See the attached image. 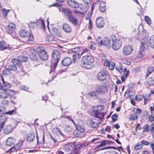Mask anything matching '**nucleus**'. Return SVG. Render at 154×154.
Here are the masks:
<instances>
[{"label": "nucleus", "mask_w": 154, "mask_h": 154, "mask_svg": "<svg viewBox=\"0 0 154 154\" xmlns=\"http://www.w3.org/2000/svg\"><path fill=\"white\" fill-rule=\"evenodd\" d=\"M94 59L92 57L85 56L82 57L81 60L82 66L87 69H91L94 66Z\"/></svg>", "instance_id": "f257e3e1"}, {"label": "nucleus", "mask_w": 154, "mask_h": 154, "mask_svg": "<svg viewBox=\"0 0 154 154\" xmlns=\"http://www.w3.org/2000/svg\"><path fill=\"white\" fill-rule=\"evenodd\" d=\"M52 58L55 60V61L53 63L51 64V66H52L51 67H53L52 68H51L50 73L54 70L55 67L57 65V63L60 60V51L57 50H54L52 53Z\"/></svg>", "instance_id": "f03ea898"}, {"label": "nucleus", "mask_w": 154, "mask_h": 154, "mask_svg": "<svg viewBox=\"0 0 154 154\" xmlns=\"http://www.w3.org/2000/svg\"><path fill=\"white\" fill-rule=\"evenodd\" d=\"M154 48V35L151 36L149 39L148 38H145L142 42L141 47L142 46L146 48L149 46Z\"/></svg>", "instance_id": "7ed1b4c3"}, {"label": "nucleus", "mask_w": 154, "mask_h": 154, "mask_svg": "<svg viewBox=\"0 0 154 154\" xmlns=\"http://www.w3.org/2000/svg\"><path fill=\"white\" fill-rule=\"evenodd\" d=\"M19 34L20 36L22 38H26V41L29 44H30L29 42L32 41L34 39L33 35L25 30H20Z\"/></svg>", "instance_id": "20e7f679"}, {"label": "nucleus", "mask_w": 154, "mask_h": 154, "mask_svg": "<svg viewBox=\"0 0 154 154\" xmlns=\"http://www.w3.org/2000/svg\"><path fill=\"white\" fill-rule=\"evenodd\" d=\"M79 50V48L76 47L69 49L68 51V54H72V56L74 62L76 61L77 60H78L82 56L81 54H80L78 52Z\"/></svg>", "instance_id": "39448f33"}, {"label": "nucleus", "mask_w": 154, "mask_h": 154, "mask_svg": "<svg viewBox=\"0 0 154 154\" xmlns=\"http://www.w3.org/2000/svg\"><path fill=\"white\" fill-rule=\"evenodd\" d=\"M36 51L38 52V55L40 58L42 60H46L48 59V55L45 50L42 47L38 46L36 48Z\"/></svg>", "instance_id": "423d86ee"}, {"label": "nucleus", "mask_w": 154, "mask_h": 154, "mask_svg": "<svg viewBox=\"0 0 154 154\" xmlns=\"http://www.w3.org/2000/svg\"><path fill=\"white\" fill-rule=\"evenodd\" d=\"M113 42L112 45V47L113 49L115 50H117L119 49L122 46V42L120 39L117 38L113 40V38L112 39Z\"/></svg>", "instance_id": "0eeeda50"}, {"label": "nucleus", "mask_w": 154, "mask_h": 154, "mask_svg": "<svg viewBox=\"0 0 154 154\" xmlns=\"http://www.w3.org/2000/svg\"><path fill=\"white\" fill-rule=\"evenodd\" d=\"M95 89L97 92L101 94H104L108 90V88L103 85H98L95 87Z\"/></svg>", "instance_id": "6e6552de"}, {"label": "nucleus", "mask_w": 154, "mask_h": 154, "mask_svg": "<svg viewBox=\"0 0 154 154\" xmlns=\"http://www.w3.org/2000/svg\"><path fill=\"white\" fill-rule=\"evenodd\" d=\"M16 25L13 23H10L6 27V32L8 34H11L14 31Z\"/></svg>", "instance_id": "1a4fd4ad"}, {"label": "nucleus", "mask_w": 154, "mask_h": 154, "mask_svg": "<svg viewBox=\"0 0 154 154\" xmlns=\"http://www.w3.org/2000/svg\"><path fill=\"white\" fill-rule=\"evenodd\" d=\"M133 50V47L130 45H128L123 48L122 52L124 55H127L131 54Z\"/></svg>", "instance_id": "9d476101"}, {"label": "nucleus", "mask_w": 154, "mask_h": 154, "mask_svg": "<svg viewBox=\"0 0 154 154\" xmlns=\"http://www.w3.org/2000/svg\"><path fill=\"white\" fill-rule=\"evenodd\" d=\"M98 43L101 45H103L108 48L111 47L110 40L107 38L105 37L103 40H100V42L98 40Z\"/></svg>", "instance_id": "9b49d317"}, {"label": "nucleus", "mask_w": 154, "mask_h": 154, "mask_svg": "<svg viewBox=\"0 0 154 154\" xmlns=\"http://www.w3.org/2000/svg\"><path fill=\"white\" fill-rule=\"evenodd\" d=\"M93 114L94 117L97 118L98 122L102 121L104 119V116L105 114V112H100L97 111L93 112Z\"/></svg>", "instance_id": "f8f14e48"}, {"label": "nucleus", "mask_w": 154, "mask_h": 154, "mask_svg": "<svg viewBox=\"0 0 154 154\" xmlns=\"http://www.w3.org/2000/svg\"><path fill=\"white\" fill-rule=\"evenodd\" d=\"M16 142V140L13 137H9L5 142V145L7 146H11L14 145Z\"/></svg>", "instance_id": "ddd939ff"}, {"label": "nucleus", "mask_w": 154, "mask_h": 154, "mask_svg": "<svg viewBox=\"0 0 154 154\" xmlns=\"http://www.w3.org/2000/svg\"><path fill=\"white\" fill-rule=\"evenodd\" d=\"M96 24L97 27L101 28L104 25V22L103 18L101 17H99L96 20Z\"/></svg>", "instance_id": "4468645a"}, {"label": "nucleus", "mask_w": 154, "mask_h": 154, "mask_svg": "<svg viewBox=\"0 0 154 154\" xmlns=\"http://www.w3.org/2000/svg\"><path fill=\"white\" fill-rule=\"evenodd\" d=\"M72 61L71 58L66 57L62 60L61 64L63 66H69L72 63Z\"/></svg>", "instance_id": "2eb2a0df"}, {"label": "nucleus", "mask_w": 154, "mask_h": 154, "mask_svg": "<svg viewBox=\"0 0 154 154\" xmlns=\"http://www.w3.org/2000/svg\"><path fill=\"white\" fill-rule=\"evenodd\" d=\"M13 128L11 125H8L5 126L3 128V131L5 134L11 133L13 130Z\"/></svg>", "instance_id": "dca6fc26"}, {"label": "nucleus", "mask_w": 154, "mask_h": 154, "mask_svg": "<svg viewBox=\"0 0 154 154\" xmlns=\"http://www.w3.org/2000/svg\"><path fill=\"white\" fill-rule=\"evenodd\" d=\"M67 3L70 7L74 8H78L79 7V4L74 1L69 0L67 2Z\"/></svg>", "instance_id": "f3484780"}, {"label": "nucleus", "mask_w": 154, "mask_h": 154, "mask_svg": "<svg viewBox=\"0 0 154 154\" xmlns=\"http://www.w3.org/2000/svg\"><path fill=\"white\" fill-rule=\"evenodd\" d=\"M62 11L64 15L68 18L71 15H72V11L68 8H62Z\"/></svg>", "instance_id": "a211bd4d"}, {"label": "nucleus", "mask_w": 154, "mask_h": 154, "mask_svg": "<svg viewBox=\"0 0 154 154\" xmlns=\"http://www.w3.org/2000/svg\"><path fill=\"white\" fill-rule=\"evenodd\" d=\"M97 79L101 81L105 80L106 77V74L103 72H100L97 75Z\"/></svg>", "instance_id": "6ab92c4d"}, {"label": "nucleus", "mask_w": 154, "mask_h": 154, "mask_svg": "<svg viewBox=\"0 0 154 154\" xmlns=\"http://www.w3.org/2000/svg\"><path fill=\"white\" fill-rule=\"evenodd\" d=\"M88 122L91 128H95L98 126L99 122H96L93 120L89 119Z\"/></svg>", "instance_id": "aec40b11"}, {"label": "nucleus", "mask_w": 154, "mask_h": 154, "mask_svg": "<svg viewBox=\"0 0 154 154\" xmlns=\"http://www.w3.org/2000/svg\"><path fill=\"white\" fill-rule=\"evenodd\" d=\"M2 90L0 91V98L2 99L7 98L8 97V93L7 92L6 88L2 89Z\"/></svg>", "instance_id": "412c9836"}, {"label": "nucleus", "mask_w": 154, "mask_h": 154, "mask_svg": "<svg viewBox=\"0 0 154 154\" xmlns=\"http://www.w3.org/2000/svg\"><path fill=\"white\" fill-rule=\"evenodd\" d=\"M35 134L34 132H30L27 135V141L29 142H32L35 138Z\"/></svg>", "instance_id": "4be33fe9"}, {"label": "nucleus", "mask_w": 154, "mask_h": 154, "mask_svg": "<svg viewBox=\"0 0 154 154\" xmlns=\"http://www.w3.org/2000/svg\"><path fill=\"white\" fill-rule=\"evenodd\" d=\"M73 144L71 143L66 144L64 145V150L68 152L71 151L73 149Z\"/></svg>", "instance_id": "5701e85b"}, {"label": "nucleus", "mask_w": 154, "mask_h": 154, "mask_svg": "<svg viewBox=\"0 0 154 154\" xmlns=\"http://www.w3.org/2000/svg\"><path fill=\"white\" fill-rule=\"evenodd\" d=\"M141 45L140 47V48L137 52V57L138 59H140L144 55L145 51L143 49V48L142 46V47Z\"/></svg>", "instance_id": "b1692460"}, {"label": "nucleus", "mask_w": 154, "mask_h": 154, "mask_svg": "<svg viewBox=\"0 0 154 154\" xmlns=\"http://www.w3.org/2000/svg\"><path fill=\"white\" fill-rule=\"evenodd\" d=\"M129 70H127L126 68H125L123 71V75L121 77V79L122 82L125 81L128 76L129 75Z\"/></svg>", "instance_id": "393cba45"}, {"label": "nucleus", "mask_w": 154, "mask_h": 154, "mask_svg": "<svg viewBox=\"0 0 154 154\" xmlns=\"http://www.w3.org/2000/svg\"><path fill=\"white\" fill-rule=\"evenodd\" d=\"M69 21L71 22L72 24L75 25H77L78 23V21L76 18L74 17L73 16L71 15L68 18Z\"/></svg>", "instance_id": "a878e982"}, {"label": "nucleus", "mask_w": 154, "mask_h": 154, "mask_svg": "<svg viewBox=\"0 0 154 154\" xmlns=\"http://www.w3.org/2000/svg\"><path fill=\"white\" fill-rule=\"evenodd\" d=\"M63 29L66 33H69L72 31V29L70 26L67 23H64L63 25Z\"/></svg>", "instance_id": "bb28decb"}, {"label": "nucleus", "mask_w": 154, "mask_h": 154, "mask_svg": "<svg viewBox=\"0 0 154 154\" xmlns=\"http://www.w3.org/2000/svg\"><path fill=\"white\" fill-rule=\"evenodd\" d=\"M3 82V86L5 88H6V90L11 87V85L8 83L5 82L3 78L1 75H0V80H1Z\"/></svg>", "instance_id": "cd10ccee"}, {"label": "nucleus", "mask_w": 154, "mask_h": 154, "mask_svg": "<svg viewBox=\"0 0 154 154\" xmlns=\"http://www.w3.org/2000/svg\"><path fill=\"white\" fill-rule=\"evenodd\" d=\"M94 109L93 110V112L94 111H97L100 112H102L101 111L103 110L104 108V106L103 105H97L96 107H94Z\"/></svg>", "instance_id": "c85d7f7f"}, {"label": "nucleus", "mask_w": 154, "mask_h": 154, "mask_svg": "<svg viewBox=\"0 0 154 154\" xmlns=\"http://www.w3.org/2000/svg\"><path fill=\"white\" fill-rule=\"evenodd\" d=\"M86 145L85 143H79L76 145H73V147L75 149L80 150L83 147L86 146Z\"/></svg>", "instance_id": "c756f323"}, {"label": "nucleus", "mask_w": 154, "mask_h": 154, "mask_svg": "<svg viewBox=\"0 0 154 154\" xmlns=\"http://www.w3.org/2000/svg\"><path fill=\"white\" fill-rule=\"evenodd\" d=\"M106 5L104 2H100L99 6V9L102 12H104L106 10Z\"/></svg>", "instance_id": "7c9ffc66"}, {"label": "nucleus", "mask_w": 154, "mask_h": 154, "mask_svg": "<svg viewBox=\"0 0 154 154\" xmlns=\"http://www.w3.org/2000/svg\"><path fill=\"white\" fill-rule=\"evenodd\" d=\"M24 141V140H21L19 141V142L14 146V149L17 151L19 150L21 147Z\"/></svg>", "instance_id": "2f4dec72"}, {"label": "nucleus", "mask_w": 154, "mask_h": 154, "mask_svg": "<svg viewBox=\"0 0 154 154\" xmlns=\"http://www.w3.org/2000/svg\"><path fill=\"white\" fill-rule=\"evenodd\" d=\"M146 83L147 85L150 86L154 85V77H151L148 78Z\"/></svg>", "instance_id": "473e14b6"}, {"label": "nucleus", "mask_w": 154, "mask_h": 154, "mask_svg": "<svg viewBox=\"0 0 154 154\" xmlns=\"http://www.w3.org/2000/svg\"><path fill=\"white\" fill-rule=\"evenodd\" d=\"M7 117L4 116H0V124L4 125L7 120Z\"/></svg>", "instance_id": "72a5a7b5"}, {"label": "nucleus", "mask_w": 154, "mask_h": 154, "mask_svg": "<svg viewBox=\"0 0 154 154\" xmlns=\"http://www.w3.org/2000/svg\"><path fill=\"white\" fill-rule=\"evenodd\" d=\"M11 61L12 63L15 65H17L18 66H20L21 65V62L18 58V59H13Z\"/></svg>", "instance_id": "f704fd0d"}, {"label": "nucleus", "mask_w": 154, "mask_h": 154, "mask_svg": "<svg viewBox=\"0 0 154 154\" xmlns=\"http://www.w3.org/2000/svg\"><path fill=\"white\" fill-rule=\"evenodd\" d=\"M6 42L4 41L0 42V50H2L7 48V47L5 46Z\"/></svg>", "instance_id": "c9c22d12"}, {"label": "nucleus", "mask_w": 154, "mask_h": 154, "mask_svg": "<svg viewBox=\"0 0 154 154\" xmlns=\"http://www.w3.org/2000/svg\"><path fill=\"white\" fill-rule=\"evenodd\" d=\"M154 70V67H149L147 70V73L146 74V77H147Z\"/></svg>", "instance_id": "e433bc0d"}, {"label": "nucleus", "mask_w": 154, "mask_h": 154, "mask_svg": "<svg viewBox=\"0 0 154 154\" xmlns=\"http://www.w3.org/2000/svg\"><path fill=\"white\" fill-rule=\"evenodd\" d=\"M54 34L57 37H61L62 36V34L57 29H55L54 31Z\"/></svg>", "instance_id": "4c0bfd02"}, {"label": "nucleus", "mask_w": 154, "mask_h": 154, "mask_svg": "<svg viewBox=\"0 0 154 154\" xmlns=\"http://www.w3.org/2000/svg\"><path fill=\"white\" fill-rule=\"evenodd\" d=\"M18 58L20 60L21 63L22 62H26L27 60V57L24 56H20L18 57Z\"/></svg>", "instance_id": "58836bf2"}, {"label": "nucleus", "mask_w": 154, "mask_h": 154, "mask_svg": "<svg viewBox=\"0 0 154 154\" xmlns=\"http://www.w3.org/2000/svg\"><path fill=\"white\" fill-rule=\"evenodd\" d=\"M11 72L8 69H5L3 71V75L5 76L10 75Z\"/></svg>", "instance_id": "ea45409f"}, {"label": "nucleus", "mask_w": 154, "mask_h": 154, "mask_svg": "<svg viewBox=\"0 0 154 154\" xmlns=\"http://www.w3.org/2000/svg\"><path fill=\"white\" fill-rule=\"evenodd\" d=\"M133 112H135V114H140L142 112L141 110L139 108H134L132 110Z\"/></svg>", "instance_id": "a19ab883"}, {"label": "nucleus", "mask_w": 154, "mask_h": 154, "mask_svg": "<svg viewBox=\"0 0 154 154\" xmlns=\"http://www.w3.org/2000/svg\"><path fill=\"white\" fill-rule=\"evenodd\" d=\"M7 113V111L5 107L4 106H0V113L1 114H5Z\"/></svg>", "instance_id": "79ce46f5"}, {"label": "nucleus", "mask_w": 154, "mask_h": 154, "mask_svg": "<svg viewBox=\"0 0 154 154\" xmlns=\"http://www.w3.org/2000/svg\"><path fill=\"white\" fill-rule=\"evenodd\" d=\"M8 69L9 70L13 71H16L17 70V67L14 65H9L8 66Z\"/></svg>", "instance_id": "37998d69"}, {"label": "nucleus", "mask_w": 154, "mask_h": 154, "mask_svg": "<svg viewBox=\"0 0 154 154\" xmlns=\"http://www.w3.org/2000/svg\"><path fill=\"white\" fill-rule=\"evenodd\" d=\"M99 154H119L116 151H108L105 152L104 153H101Z\"/></svg>", "instance_id": "c03bdc74"}, {"label": "nucleus", "mask_w": 154, "mask_h": 154, "mask_svg": "<svg viewBox=\"0 0 154 154\" xmlns=\"http://www.w3.org/2000/svg\"><path fill=\"white\" fill-rule=\"evenodd\" d=\"M38 23H40L42 28H43L44 29H45V26L44 20L42 19H40Z\"/></svg>", "instance_id": "a18cd8bd"}, {"label": "nucleus", "mask_w": 154, "mask_h": 154, "mask_svg": "<svg viewBox=\"0 0 154 154\" xmlns=\"http://www.w3.org/2000/svg\"><path fill=\"white\" fill-rule=\"evenodd\" d=\"M137 116L135 114L131 115L129 118V119L131 120H134L137 119Z\"/></svg>", "instance_id": "49530a36"}, {"label": "nucleus", "mask_w": 154, "mask_h": 154, "mask_svg": "<svg viewBox=\"0 0 154 154\" xmlns=\"http://www.w3.org/2000/svg\"><path fill=\"white\" fill-rule=\"evenodd\" d=\"M81 132L76 129V130L74 131L73 134L75 137H79L81 135Z\"/></svg>", "instance_id": "de8ad7c7"}, {"label": "nucleus", "mask_w": 154, "mask_h": 154, "mask_svg": "<svg viewBox=\"0 0 154 154\" xmlns=\"http://www.w3.org/2000/svg\"><path fill=\"white\" fill-rule=\"evenodd\" d=\"M116 69L120 73H122L123 72L122 68L120 65H118L116 66Z\"/></svg>", "instance_id": "09e8293b"}, {"label": "nucleus", "mask_w": 154, "mask_h": 154, "mask_svg": "<svg viewBox=\"0 0 154 154\" xmlns=\"http://www.w3.org/2000/svg\"><path fill=\"white\" fill-rule=\"evenodd\" d=\"M95 91H92L89 93V95L91 97H96L97 95V94Z\"/></svg>", "instance_id": "8fccbe9b"}, {"label": "nucleus", "mask_w": 154, "mask_h": 154, "mask_svg": "<svg viewBox=\"0 0 154 154\" xmlns=\"http://www.w3.org/2000/svg\"><path fill=\"white\" fill-rule=\"evenodd\" d=\"M76 129L81 133L83 132L84 131V128L80 125H78L77 126Z\"/></svg>", "instance_id": "3c124183"}, {"label": "nucleus", "mask_w": 154, "mask_h": 154, "mask_svg": "<svg viewBox=\"0 0 154 154\" xmlns=\"http://www.w3.org/2000/svg\"><path fill=\"white\" fill-rule=\"evenodd\" d=\"M10 11V10H7L5 8H3L2 9V11L3 15L5 17L7 16L8 12Z\"/></svg>", "instance_id": "603ef678"}, {"label": "nucleus", "mask_w": 154, "mask_h": 154, "mask_svg": "<svg viewBox=\"0 0 154 154\" xmlns=\"http://www.w3.org/2000/svg\"><path fill=\"white\" fill-rule=\"evenodd\" d=\"M118 115L117 114H114L112 115L111 117L112 119V122H114L117 120Z\"/></svg>", "instance_id": "864d4df0"}, {"label": "nucleus", "mask_w": 154, "mask_h": 154, "mask_svg": "<svg viewBox=\"0 0 154 154\" xmlns=\"http://www.w3.org/2000/svg\"><path fill=\"white\" fill-rule=\"evenodd\" d=\"M143 147V145L141 144H139L135 146L134 149L135 150H139L142 148Z\"/></svg>", "instance_id": "5fc2aeb1"}, {"label": "nucleus", "mask_w": 154, "mask_h": 154, "mask_svg": "<svg viewBox=\"0 0 154 154\" xmlns=\"http://www.w3.org/2000/svg\"><path fill=\"white\" fill-rule=\"evenodd\" d=\"M59 129L57 128H54L52 129V132L54 134H57L59 131Z\"/></svg>", "instance_id": "6e6d98bb"}, {"label": "nucleus", "mask_w": 154, "mask_h": 154, "mask_svg": "<svg viewBox=\"0 0 154 154\" xmlns=\"http://www.w3.org/2000/svg\"><path fill=\"white\" fill-rule=\"evenodd\" d=\"M30 58L31 60L34 61H38V58L37 55H33L30 56Z\"/></svg>", "instance_id": "4d7b16f0"}, {"label": "nucleus", "mask_w": 154, "mask_h": 154, "mask_svg": "<svg viewBox=\"0 0 154 154\" xmlns=\"http://www.w3.org/2000/svg\"><path fill=\"white\" fill-rule=\"evenodd\" d=\"M150 127V126L148 124L145 125L143 127V131L149 132V128Z\"/></svg>", "instance_id": "13d9d810"}, {"label": "nucleus", "mask_w": 154, "mask_h": 154, "mask_svg": "<svg viewBox=\"0 0 154 154\" xmlns=\"http://www.w3.org/2000/svg\"><path fill=\"white\" fill-rule=\"evenodd\" d=\"M115 66V63L112 62L111 63H110L108 67L110 69L112 70L114 68Z\"/></svg>", "instance_id": "bf43d9fd"}, {"label": "nucleus", "mask_w": 154, "mask_h": 154, "mask_svg": "<svg viewBox=\"0 0 154 154\" xmlns=\"http://www.w3.org/2000/svg\"><path fill=\"white\" fill-rule=\"evenodd\" d=\"M15 151H17L16 150L14 149V147L13 146L7 151L6 152L11 153L12 152H14Z\"/></svg>", "instance_id": "052dcab7"}, {"label": "nucleus", "mask_w": 154, "mask_h": 154, "mask_svg": "<svg viewBox=\"0 0 154 154\" xmlns=\"http://www.w3.org/2000/svg\"><path fill=\"white\" fill-rule=\"evenodd\" d=\"M100 141H99V138H96L93 139L91 141V143H99Z\"/></svg>", "instance_id": "680f3d73"}, {"label": "nucleus", "mask_w": 154, "mask_h": 154, "mask_svg": "<svg viewBox=\"0 0 154 154\" xmlns=\"http://www.w3.org/2000/svg\"><path fill=\"white\" fill-rule=\"evenodd\" d=\"M150 126V127L149 128V132H153L154 130V122Z\"/></svg>", "instance_id": "e2e57ef3"}, {"label": "nucleus", "mask_w": 154, "mask_h": 154, "mask_svg": "<svg viewBox=\"0 0 154 154\" xmlns=\"http://www.w3.org/2000/svg\"><path fill=\"white\" fill-rule=\"evenodd\" d=\"M29 55L31 56L32 55H33L34 54L35 52V50L33 48L30 49L29 50Z\"/></svg>", "instance_id": "0e129e2a"}, {"label": "nucleus", "mask_w": 154, "mask_h": 154, "mask_svg": "<svg viewBox=\"0 0 154 154\" xmlns=\"http://www.w3.org/2000/svg\"><path fill=\"white\" fill-rule=\"evenodd\" d=\"M142 96L141 95L138 94L135 96V100L137 101H139L142 100Z\"/></svg>", "instance_id": "69168bd1"}, {"label": "nucleus", "mask_w": 154, "mask_h": 154, "mask_svg": "<svg viewBox=\"0 0 154 154\" xmlns=\"http://www.w3.org/2000/svg\"><path fill=\"white\" fill-rule=\"evenodd\" d=\"M89 51V50L88 48H85L82 50V51L81 53V55H82L83 54H85L87 53Z\"/></svg>", "instance_id": "338daca9"}, {"label": "nucleus", "mask_w": 154, "mask_h": 154, "mask_svg": "<svg viewBox=\"0 0 154 154\" xmlns=\"http://www.w3.org/2000/svg\"><path fill=\"white\" fill-rule=\"evenodd\" d=\"M100 144L99 145L97 146L96 147V148H98L101 146H103L105 145L106 144V142L105 141L102 142H100Z\"/></svg>", "instance_id": "774afa93"}]
</instances>
